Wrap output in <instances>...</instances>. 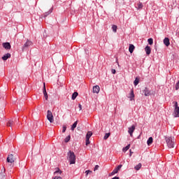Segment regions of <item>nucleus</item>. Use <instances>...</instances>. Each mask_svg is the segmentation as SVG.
<instances>
[{
	"instance_id": "1",
	"label": "nucleus",
	"mask_w": 179,
	"mask_h": 179,
	"mask_svg": "<svg viewBox=\"0 0 179 179\" xmlns=\"http://www.w3.org/2000/svg\"><path fill=\"white\" fill-rule=\"evenodd\" d=\"M68 159L70 162V164H75L76 163V155L72 151H69L67 153Z\"/></svg>"
},
{
	"instance_id": "2",
	"label": "nucleus",
	"mask_w": 179,
	"mask_h": 179,
	"mask_svg": "<svg viewBox=\"0 0 179 179\" xmlns=\"http://www.w3.org/2000/svg\"><path fill=\"white\" fill-rule=\"evenodd\" d=\"M166 145L169 149H171V148H174V138L173 137H168L166 138Z\"/></svg>"
},
{
	"instance_id": "3",
	"label": "nucleus",
	"mask_w": 179,
	"mask_h": 179,
	"mask_svg": "<svg viewBox=\"0 0 179 179\" xmlns=\"http://www.w3.org/2000/svg\"><path fill=\"white\" fill-rule=\"evenodd\" d=\"M173 107H174V112H173V116L175 118L179 117V107H178V103L177 101L173 102Z\"/></svg>"
},
{
	"instance_id": "4",
	"label": "nucleus",
	"mask_w": 179,
	"mask_h": 179,
	"mask_svg": "<svg viewBox=\"0 0 179 179\" xmlns=\"http://www.w3.org/2000/svg\"><path fill=\"white\" fill-rule=\"evenodd\" d=\"M16 160V157L13 154L8 155L7 157V163H10V164L13 167V163H15V161Z\"/></svg>"
},
{
	"instance_id": "5",
	"label": "nucleus",
	"mask_w": 179,
	"mask_h": 179,
	"mask_svg": "<svg viewBox=\"0 0 179 179\" xmlns=\"http://www.w3.org/2000/svg\"><path fill=\"white\" fill-rule=\"evenodd\" d=\"M47 119L51 124H52V122H54V115H52V112H51V110H48Z\"/></svg>"
},
{
	"instance_id": "6",
	"label": "nucleus",
	"mask_w": 179,
	"mask_h": 179,
	"mask_svg": "<svg viewBox=\"0 0 179 179\" xmlns=\"http://www.w3.org/2000/svg\"><path fill=\"white\" fill-rule=\"evenodd\" d=\"M31 45H33V42L27 39V42L22 46V51L24 50V48H29V47H30Z\"/></svg>"
},
{
	"instance_id": "7",
	"label": "nucleus",
	"mask_w": 179,
	"mask_h": 179,
	"mask_svg": "<svg viewBox=\"0 0 179 179\" xmlns=\"http://www.w3.org/2000/svg\"><path fill=\"white\" fill-rule=\"evenodd\" d=\"M121 167H122V165H119L117 166V168H115L110 173L109 176H114L115 174H117L120 170H121Z\"/></svg>"
},
{
	"instance_id": "8",
	"label": "nucleus",
	"mask_w": 179,
	"mask_h": 179,
	"mask_svg": "<svg viewBox=\"0 0 179 179\" xmlns=\"http://www.w3.org/2000/svg\"><path fill=\"white\" fill-rule=\"evenodd\" d=\"M143 93H144V96H152V92H150V90L148 87H145V89L143 90Z\"/></svg>"
},
{
	"instance_id": "9",
	"label": "nucleus",
	"mask_w": 179,
	"mask_h": 179,
	"mask_svg": "<svg viewBox=\"0 0 179 179\" xmlns=\"http://www.w3.org/2000/svg\"><path fill=\"white\" fill-rule=\"evenodd\" d=\"M0 179H6V173L5 168H3L1 169V173H0Z\"/></svg>"
},
{
	"instance_id": "10",
	"label": "nucleus",
	"mask_w": 179,
	"mask_h": 179,
	"mask_svg": "<svg viewBox=\"0 0 179 179\" xmlns=\"http://www.w3.org/2000/svg\"><path fill=\"white\" fill-rule=\"evenodd\" d=\"M135 131V125H132L131 127H129L128 133L130 136H134V131Z\"/></svg>"
},
{
	"instance_id": "11",
	"label": "nucleus",
	"mask_w": 179,
	"mask_h": 179,
	"mask_svg": "<svg viewBox=\"0 0 179 179\" xmlns=\"http://www.w3.org/2000/svg\"><path fill=\"white\" fill-rule=\"evenodd\" d=\"M2 45H3V48H5V50H10V48L12 47L9 42L3 43Z\"/></svg>"
},
{
	"instance_id": "12",
	"label": "nucleus",
	"mask_w": 179,
	"mask_h": 179,
	"mask_svg": "<svg viewBox=\"0 0 179 179\" xmlns=\"http://www.w3.org/2000/svg\"><path fill=\"white\" fill-rule=\"evenodd\" d=\"M92 92L93 93H96V94H99L100 92V87L99 85L94 86L92 88Z\"/></svg>"
},
{
	"instance_id": "13",
	"label": "nucleus",
	"mask_w": 179,
	"mask_h": 179,
	"mask_svg": "<svg viewBox=\"0 0 179 179\" xmlns=\"http://www.w3.org/2000/svg\"><path fill=\"white\" fill-rule=\"evenodd\" d=\"M43 94L45 100H48V94H47V90H45V83H43Z\"/></svg>"
},
{
	"instance_id": "14",
	"label": "nucleus",
	"mask_w": 179,
	"mask_h": 179,
	"mask_svg": "<svg viewBox=\"0 0 179 179\" xmlns=\"http://www.w3.org/2000/svg\"><path fill=\"white\" fill-rule=\"evenodd\" d=\"M11 55L10 53H7L6 55H4L1 59H3V61H6L7 59H8V58H10Z\"/></svg>"
},
{
	"instance_id": "15",
	"label": "nucleus",
	"mask_w": 179,
	"mask_h": 179,
	"mask_svg": "<svg viewBox=\"0 0 179 179\" xmlns=\"http://www.w3.org/2000/svg\"><path fill=\"white\" fill-rule=\"evenodd\" d=\"M145 51L147 55H150V52H152V50L150 49V47L148 45L145 48Z\"/></svg>"
},
{
	"instance_id": "16",
	"label": "nucleus",
	"mask_w": 179,
	"mask_h": 179,
	"mask_svg": "<svg viewBox=\"0 0 179 179\" xmlns=\"http://www.w3.org/2000/svg\"><path fill=\"white\" fill-rule=\"evenodd\" d=\"M134 97H135V94H134V90H131L129 96V99H130V101H132V100H135Z\"/></svg>"
},
{
	"instance_id": "17",
	"label": "nucleus",
	"mask_w": 179,
	"mask_h": 179,
	"mask_svg": "<svg viewBox=\"0 0 179 179\" xmlns=\"http://www.w3.org/2000/svg\"><path fill=\"white\" fill-rule=\"evenodd\" d=\"M164 44H165L166 47H169V45H170V39H169V38H165L164 39Z\"/></svg>"
},
{
	"instance_id": "18",
	"label": "nucleus",
	"mask_w": 179,
	"mask_h": 179,
	"mask_svg": "<svg viewBox=\"0 0 179 179\" xmlns=\"http://www.w3.org/2000/svg\"><path fill=\"white\" fill-rule=\"evenodd\" d=\"M134 50H135V45H134L133 44H130L129 47V51L130 54H132V52H134Z\"/></svg>"
},
{
	"instance_id": "19",
	"label": "nucleus",
	"mask_w": 179,
	"mask_h": 179,
	"mask_svg": "<svg viewBox=\"0 0 179 179\" xmlns=\"http://www.w3.org/2000/svg\"><path fill=\"white\" fill-rule=\"evenodd\" d=\"M152 143H153V138L150 137L148 138V140L147 141V144H148V146H150V145H152Z\"/></svg>"
},
{
	"instance_id": "20",
	"label": "nucleus",
	"mask_w": 179,
	"mask_h": 179,
	"mask_svg": "<svg viewBox=\"0 0 179 179\" xmlns=\"http://www.w3.org/2000/svg\"><path fill=\"white\" fill-rule=\"evenodd\" d=\"M14 124H15V122H13V120H9L7 122V127H13Z\"/></svg>"
},
{
	"instance_id": "21",
	"label": "nucleus",
	"mask_w": 179,
	"mask_h": 179,
	"mask_svg": "<svg viewBox=\"0 0 179 179\" xmlns=\"http://www.w3.org/2000/svg\"><path fill=\"white\" fill-rule=\"evenodd\" d=\"M92 135H93V133L92 131H88L86 134V139H90Z\"/></svg>"
},
{
	"instance_id": "22",
	"label": "nucleus",
	"mask_w": 179,
	"mask_h": 179,
	"mask_svg": "<svg viewBox=\"0 0 179 179\" xmlns=\"http://www.w3.org/2000/svg\"><path fill=\"white\" fill-rule=\"evenodd\" d=\"M77 125H78V120L76 121V122L73 124V125L71 126V131H75V128H76Z\"/></svg>"
},
{
	"instance_id": "23",
	"label": "nucleus",
	"mask_w": 179,
	"mask_h": 179,
	"mask_svg": "<svg viewBox=\"0 0 179 179\" xmlns=\"http://www.w3.org/2000/svg\"><path fill=\"white\" fill-rule=\"evenodd\" d=\"M78 94H79L78 92H76L73 93L72 96H71L72 100H75L76 99V97H78Z\"/></svg>"
},
{
	"instance_id": "24",
	"label": "nucleus",
	"mask_w": 179,
	"mask_h": 179,
	"mask_svg": "<svg viewBox=\"0 0 179 179\" xmlns=\"http://www.w3.org/2000/svg\"><path fill=\"white\" fill-rule=\"evenodd\" d=\"M129 148H131V144L127 145L125 148L122 149V152H127V150H129Z\"/></svg>"
},
{
	"instance_id": "25",
	"label": "nucleus",
	"mask_w": 179,
	"mask_h": 179,
	"mask_svg": "<svg viewBox=\"0 0 179 179\" xmlns=\"http://www.w3.org/2000/svg\"><path fill=\"white\" fill-rule=\"evenodd\" d=\"M142 167V164L139 163L138 165H136L134 169L135 170H141V168Z\"/></svg>"
},
{
	"instance_id": "26",
	"label": "nucleus",
	"mask_w": 179,
	"mask_h": 179,
	"mask_svg": "<svg viewBox=\"0 0 179 179\" xmlns=\"http://www.w3.org/2000/svg\"><path fill=\"white\" fill-rule=\"evenodd\" d=\"M110 133H106V134H105V136H103V139L105 140V141H107V139H108V138H110Z\"/></svg>"
},
{
	"instance_id": "27",
	"label": "nucleus",
	"mask_w": 179,
	"mask_h": 179,
	"mask_svg": "<svg viewBox=\"0 0 179 179\" xmlns=\"http://www.w3.org/2000/svg\"><path fill=\"white\" fill-rule=\"evenodd\" d=\"M71 141V135L68 136L67 137H66V138L64 139V142L66 143H68V142Z\"/></svg>"
},
{
	"instance_id": "28",
	"label": "nucleus",
	"mask_w": 179,
	"mask_h": 179,
	"mask_svg": "<svg viewBox=\"0 0 179 179\" xmlns=\"http://www.w3.org/2000/svg\"><path fill=\"white\" fill-rule=\"evenodd\" d=\"M134 86H138V85L139 84V79H138V78H136L134 82Z\"/></svg>"
},
{
	"instance_id": "29",
	"label": "nucleus",
	"mask_w": 179,
	"mask_h": 179,
	"mask_svg": "<svg viewBox=\"0 0 179 179\" xmlns=\"http://www.w3.org/2000/svg\"><path fill=\"white\" fill-rule=\"evenodd\" d=\"M148 43L150 44V45H152L153 44V38H148Z\"/></svg>"
},
{
	"instance_id": "30",
	"label": "nucleus",
	"mask_w": 179,
	"mask_h": 179,
	"mask_svg": "<svg viewBox=\"0 0 179 179\" xmlns=\"http://www.w3.org/2000/svg\"><path fill=\"white\" fill-rule=\"evenodd\" d=\"M138 9H142L143 8V4L141 2H139L138 4Z\"/></svg>"
},
{
	"instance_id": "31",
	"label": "nucleus",
	"mask_w": 179,
	"mask_h": 179,
	"mask_svg": "<svg viewBox=\"0 0 179 179\" xmlns=\"http://www.w3.org/2000/svg\"><path fill=\"white\" fill-rule=\"evenodd\" d=\"M62 174V171H61V169L59 168H57V170L54 173V174Z\"/></svg>"
},
{
	"instance_id": "32",
	"label": "nucleus",
	"mask_w": 179,
	"mask_h": 179,
	"mask_svg": "<svg viewBox=\"0 0 179 179\" xmlns=\"http://www.w3.org/2000/svg\"><path fill=\"white\" fill-rule=\"evenodd\" d=\"M112 29H113V31H114V33H117V25H113Z\"/></svg>"
},
{
	"instance_id": "33",
	"label": "nucleus",
	"mask_w": 179,
	"mask_h": 179,
	"mask_svg": "<svg viewBox=\"0 0 179 179\" xmlns=\"http://www.w3.org/2000/svg\"><path fill=\"white\" fill-rule=\"evenodd\" d=\"M85 145H86V146H87L88 145H90V138H86Z\"/></svg>"
},
{
	"instance_id": "34",
	"label": "nucleus",
	"mask_w": 179,
	"mask_h": 179,
	"mask_svg": "<svg viewBox=\"0 0 179 179\" xmlns=\"http://www.w3.org/2000/svg\"><path fill=\"white\" fill-rule=\"evenodd\" d=\"M52 12V10H50L48 13H45V16H48V15H50Z\"/></svg>"
},
{
	"instance_id": "35",
	"label": "nucleus",
	"mask_w": 179,
	"mask_h": 179,
	"mask_svg": "<svg viewBox=\"0 0 179 179\" xmlns=\"http://www.w3.org/2000/svg\"><path fill=\"white\" fill-rule=\"evenodd\" d=\"M85 173H86V176H88L89 174L92 173V171L88 170V171H86Z\"/></svg>"
},
{
	"instance_id": "36",
	"label": "nucleus",
	"mask_w": 179,
	"mask_h": 179,
	"mask_svg": "<svg viewBox=\"0 0 179 179\" xmlns=\"http://www.w3.org/2000/svg\"><path fill=\"white\" fill-rule=\"evenodd\" d=\"M99 165H96L94 169V171H96L99 170Z\"/></svg>"
},
{
	"instance_id": "37",
	"label": "nucleus",
	"mask_w": 179,
	"mask_h": 179,
	"mask_svg": "<svg viewBox=\"0 0 179 179\" xmlns=\"http://www.w3.org/2000/svg\"><path fill=\"white\" fill-rule=\"evenodd\" d=\"M66 131V126H64L62 129V132L64 133Z\"/></svg>"
},
{
	"instance_id": "38",
	"label": "nucleus",
	"mask_w": 179,
	"mask_h": 179,
	"mask_svg": "<svg viewBox=\"0 0 179 179\" xmlns=\"http://www.w3.org/2000/svg\"><path fill=\"white\" fill-rule=\"evenodd\" d=\"M53 179H62V178L61 176H55Z\"/></svg>"
},
{
	"instance_id": "39",
	"label": "nucleus",
	"mask_w": 179,
	"mask_h": 179,
	"mask_svg": "<svg viewBox=\"0 0 179 179\" xmlns=\"http://www.w3.org/2000/svg\"><path fill=\"white\" fill-rule=\"evenodd\" d=\"M78 108H80V111L82 110V104L79 103L78 104Z\"/></svg>"
},
{
	"instance_id": "40",
	"label": "nucleus",
	"mask_w": 179,
	"mask_h": 179,
	"mask_svg": "<svg viewBox=\"0 0 179 179\" xmlns=\"http://www.w3.org/2000/svg\"><path fill=\"white\" fill-rule=\"evenodd\" d=\"M111 72H112V73L115 74V72H116V71H115V69H112V70H111Z\"/></svg>"
},
{
	"instance_id": "41",
	"label": "nucleus",
	"mask_w": 179,
	"mask_h": 179,
	"mask_svg": "<svg viewBox=\"0 0 179 179\" xmlns=\"http://www.w3.org/2000/svg\"><path fill=\"white\" fill-rule=\"evenodd\" d=\"M129 152H130L129 156L131 157V156H132V153H134V152H132V150H129Z\"/></svg>"
}]
</instances>
